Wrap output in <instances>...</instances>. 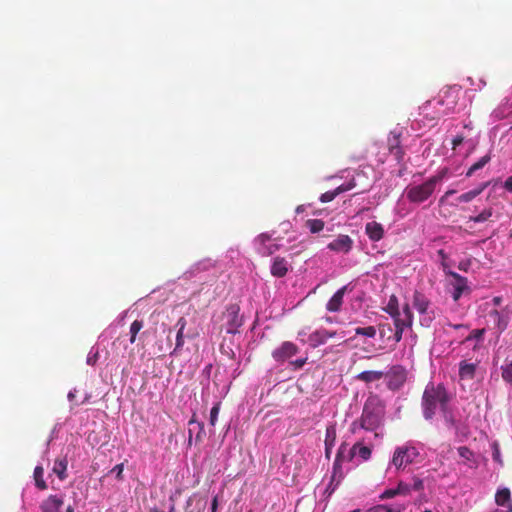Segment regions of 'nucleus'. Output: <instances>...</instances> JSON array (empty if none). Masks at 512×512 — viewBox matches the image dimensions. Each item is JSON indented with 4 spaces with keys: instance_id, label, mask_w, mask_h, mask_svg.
I'll return each mask as SVG.
<instances>
[{
    "instance_id": "obj_30",
    "label": "nucleus",
    "mask_w": 512,
    "mask_h": 512,
    "mask_svg": "<svg viewBox=\"0 0 512 512\" xmlns=\"http://www.w3.org/2000/svg\"><path fill=\"white\" fill-rule=\"evenodd\" d=\"M491 160V155L488 153L481 157L477 162H475L467 171L466 176H472L476 171L482 169L487 163Z\"/></svg>"
},
{
    "instance_id": "obj_3",
    "label": "nucleus",
    "mask_w": 512,
    "mask_h": 512,
    "mask_svg": "<svg viewBox=\"0 0 512 512\" xmlns=\"http://www.w3.org/2000/svg\"><path fill=\"white\" fill-rule=\"evenodd\" d=\"M446 173L447 170L443 169L419 185L406 187L404 193L408 201L414 204H421L429 199V197L434 193L437 184H439L446 176Z\"/></svg>"
},
{
    "instance_id": "obj_46",
    "label": "nucleus",
    "mask_w": 512,
    "mask_h": 512,
    "mask_svg": "<svg viewBox=\"0 0 512 512\" xmlns=\"http://www.w3.org/2000/svg\"><path fill=\"white\" fill-rule=\"evenodd\" d=\"M399 495L398 494V491H397V488L395 489H387L385 490L380 496L379 498L381 500H385V499H390V498H393L395 496Z\"/></svg>"
},
{
    "instance_id": "obj_22",
    "label": "nucleus",
    "mask_w": 512,
    "mask_h": 512,
    "mask_svg": "<svg viewBox=\"0 0 512 512\" xmlns=\"http://www.w3.org/2000/svg\"><path fill=\"white\" fill-rule=\"evenodd\" d=\"M67 465H68V461H67L66 457L57 458L54 461L52 470L58 476V478L60 480H65L67 478V473H66Z\"/></svg>"
},
{
    "instance_id": "obj_8",
    "label": "nucleus",
    "mask_w": 512,
    "mask_h": 512,
    "mask_svg": "<svg viewBox=\"0 0 512 512\" xmlns=\"http://www.w3.org/2000/svg\"><path fill=\"white\" fill-rule=\"evenodd\" d=\"M272 236L269 233H261L254 239L257 251L262 256H270L279 250L280 245L270 243Z\"/></svg>"
},
{
    "instance_id": "obj_15",
    "label": "nucleus",
    "mask_w": 512,
    "mask_h": 512,
    "mask_svg": "<svg viewBox=\"0 0 512 512\" xmlns=\"http://www.w3.org/2000/svg\"><path fill=\"white\" fill-rule=\"evenodd\" d=\"M290 268V264L284 257L277 256L273 258L270 272L272 276L282 278L286 276Z\"/></svg>"
},
{
    "instance_id": "obj_51",
    "label": "nucleus",
    "mask_w": 512,
    "mask_h": 512,
    "mask_svg": "<svg viewBox=\"0 0 512 512\" xmlns=\"http://www.w3.org/2000/svg\"><path fill=\"white\" fill-rule=\"evenodd\" d=\"M470 266H471V260L470 259L462 260L458 264V268L460 270H462V271H465V272L468 271Z\"/></svg>"
},
{
    "instance_id": "obj_32",
    "label": "nucleus",
    "mask_w": 512,
    "mask_h": 512,
    "mask_svg": "<svg viewBox=\"0 0 512 512\" xmlns=\"http://www.w3.org/2000/svg\"><path fill=\"white\" fill-rule=\"evenodd\" d=\"M492 215H493V209L491 207L485 208L478 215L470 216L468 218V222L483 223V222L488 221Z\"/></svg>"
},
{
    "instance_id": "obj_56",
    "label": "nucleus",
    "mask_w": 512,
    "mask_h": 512,
    "mask_svg": "<svg viewBox=\"0 0 512 512\" xmlns=\"http://www.w3.org/2000/svg\"><path fill=\"white\" fill-rule=\"evenodd\" d=\"M217 507H218V497L215 496L213 499H212V503H211V512H217Z\"/></svg>"
},
{
    "instance_id": "obj_7",
    "label": "nucleus",
    "mask_w": 512,
    "mask_h": 512,
    "mask_svg": "<svg viewBox=\"0 0 512 512\" xmlns=\"http://www.w3.org/2000/svg\"><path fill=\"white\" fill-rule=\"evenodd\" d=\"M240 308L236 304H231L227 307L224 318L226 319V332L228 334H235L238 332L239 327L242 326L243 320L239 315Z\"/></svg>"
},
{
    "instance_id": "obj_1",
    "label": "nucleus",
    "mask_w": 512,
    "mask_h": 512,
    "mask_svg": "<svg viewBox=\"0 0 512 512\" xmlns=\"http://www.w3.org/2000/svg\"><path fill=\"white\" fill-rule=\"evenodd\" d=\"M384 417L385 403L378 395L370 394L364 403L361 417L352 423L351 430L354 433L359 428L374 431L383 424Z\"/></svg>"
},
{
    "instance_id": "obj_20",
    "label": "nucleus",
    "mask_w": 512,
    "mask_h": 512,
    "mask_svg": "<svg viewBox=\"0 0 512 512\" xmlns=\"http://www.w3.org/2000/svg\"><path fill=\"white\" fill-rule=\"evenodd\" d=\"M188 425H189V429H188L189 443H191L193 433H195V435H196V441L200 442L202 440L203 436L205 435L204 424L202 422H198L194 418H192L189 420Z\"/></svg>"
},
{
    "instance_id": "obj_9",
    "label": "nucleus",
    "mask_w": 512,
    "mask_h": 512,
    "mask_svg": "<svg viewBox=\"0 0 512 512\" xmlns=\"http://www.w3.org/2000/svg\"><path fill=\"white\" fill-rule=\"evenodd\" d=\"M511 315L512 309H510L509 306H506L501 310L493 309L489 312V317L493 319V323L499 333H502L507 329Z\"/></svg>"
},
{
    "instance_id": "obj_16",
    "label": "nucleus",
    "mask_w": 512,
    "mask_h": 512,
    "mask_svg": "<svg viewBox=\"0 0 512 512\" xmlns=\"http://www.w3.org/2000/svg\"><path fill=\"white\" fill-rule=\"evenodd\" d=\"M365 232L370 240L379 241L384 236V228L382 224L372 221L365 225Z\"/></svg>"
},
{
    "instance_id": "obj_40",
    "label": "nucleus",
    "mask_w": 512,
    "mask_h": 512,
    "mask_svg": "<svg viewBox=\"0 0 512 512\" xmlns=\"http://www.w3.org/2000/svg\"><path fill=\"white\" fill-rule=\"evenodd\" d=\"M220 406H221V403L217 402V403L214 404V406L210 410L209 423H210L211 426H215L216 425V422H217V419H218V414H219V411H220Z\"/></svg>"
},
{
    "instance_id": "obj_5",
    "label": "nucleus",
    "mask_w": 512,
    "mask_h": 512,
    "mask_svg": "<svg viewBox=\"0 0 512 512\" xmlns=\"http://www.w3.org/2000/svg\"><path fill=\"white\" fill-rule=\"evenodd\" d=\"M413 306L422 317V325L429 326L435 318L434 312L430 310V300L423 293L415 291L413 294Z\"/></svg>"
},
{
    "instance_id": "obj_13",
    "label": "nucleus",
    "mask_w": 512,
    "mask_h": 512,
    "mask_svg": "<svg viewBox=\"0 0 512 512\" xmlns=\"http://www.w3.org/2000/svg\"><path fill=\"white\" fill-rule=\"evenodd\" d=\"M353 246V240L348 235H339L331 241L327 248L337 253H348Z\"/></svg>"
},
{
    "instance_id": "obj_23",
    "label": "nucleus",
    "mask_w": 512,
    "mask_h": 512,
    "mask_svg": "<svg viewBox=\"0 0 512 512\" xmlns=\"http://www.w3.org/2000/svg\"><path fill=\"white\" fill-rule=\"evenodd\" d=\"M383 377L384 372L382 371H363L356 376V379L365 383H371L379 381Z\"/></svg>"
},
{
    "instance_id": "obj_54",
    "label": "nucleus",
    "mask_w": 512,
    "mask_h": 512,
    "mask_svg": "<svg viewBox=\"0 0 512 512\" xmlns=\"http://www.w3.org/2000/svg\"><path fill=\"white\" fill-rule=\"evenodd\" d=\"M307 361V358H302V359H297L295 360L294 362H292V364L296 367V368H302L305 363Z\"/></svg>"
},
{
    "instance_id": "obj_28",
    "label": "nucleus",
    "mask_w": 512,
    "mask_h": 512,
    "mask_svg": "<svg viewBox=\"0 0 512 512\" xmlns=\"http://www.w3.org/2000/svg\"><path fill=\"white\" fill-rule=\"evenodd\" d=\"M343 448L344 447L342 445L337 453V456H336V459L334 462V466H333L332 480H334L335 478H338V482L343 478V472H342V467H341Z\"/></svg>"
},
{
    "instance_id": "obj_33",
    "label": "nucleus",
    "mask_w": 512,
    "mask_h": 512,
    "mask_svg": "<svg viewBox=\"0 0 512 512\" xmlns=\"http://www.w3.org/2000/svg\"><path fill=\"white\" fill-rule=\"evenodd\" d=\"M306 227L311 233H318L324 228V221L321 219H308L306 221Z\"/></svg>"
},
{
    "instance_id": "obj_43",
    "label": "nucleus",
    "mask_w": 512,
    "mask_h": 512,
    "mask_svg": "<svg viewBox=\"0 0 512 512\" xmlns=\"http://www.w3.org/2000/svg\"><path fill=\"white\" fill-rule=\"evenodd\" d=\"M397 491H398V494L399 495H408L411 493V485L408 484V483H405L403 481H399L398 485H397Z\"/></svg>"
},
{
    "instance_id": "obj_24",
    "label": "nucleus",
    "mask_w": 512,
    "mask_h": 512,
    "mask_svg": "<svg viewBox=\"0 0 512 512\" xmlns=\"http://www.w3.org/2000/svg\"><path fill=\"white\" fill-rule=\"evenodd\" d=\"M393 320L395 326L394 339L396 342H400L405 328L411 327L412 324H408V322L404 321L401 316H397L396 318H393Z\"/></svg>"
},
{
    "instance_id": "obj_26",
    "label": "nucleus",
    "mask_w": 512,
    "mask_h": 512,
    "mask_svg": "<svg viewBox=\"0 0 512 512\" xmlns=\"http://www.w3.org/2000/svg\"><path fill=\"white\" fill-rule=\"evenodd\" d=\"M384 311L387 312L392 318L401 316V312L399 310L398 299L395 295L390 296L388 304L384 308Z\"/></svg>"
},
{
    "instance_id": "obj_17",
    "label": "nucleus",
    "mask_w": 512,
    "mask_h": 512,
    "mask_svg": "<svg viewBox=\"0 0 512 512\" xmlns=\"http://www.w3.org/2000/svg\"><path fill=\"white\" fill-rule=\"evenodd\" d=\"M346 286H343L339 290H337L334 295L330 298V300L326 304V309L329 312H337L340 310L343 304V298L346 291Z\"/></svg>"
},
{
    "instance_id": "obj_49",
    "label": "nucleus",
    "mask_w": 512,
    "mask_h": 512,
    "mask_svg": "<svg viewBox=\"0 0 512 512\" xmlns=\"http://www.w3.org/2000/svg\"><path fill=\"white\" fill-rule=\"evenodd\" d=\"M98 356H99L98 351H95V352L91 351L88 354V357H87V360H86L87 364L94 365L97 362V360H98Z\"/></svg>"
},
{
    "instance_id": "obj_34",
    "label": "nucleus",
    "mask_w": 512,
    "mask_h": 512,
    "mask_svg": "<svg viewBox=\"0 0 512 512\" xmlns=\"http://www.w3.org/2000/svg\"><path fill=\"white\" fill-rule=\"evenodd\" d=\"M143 328L142 320H135L130 326V343L133 344L136 341L137 334Z\"/></svg>"
},
{
    "instance_id": "obj_59",
    "label": "nucleus",
    "mask_w": 512,
    "mask_h": 512,
    "mask_svg": "<svg viewBox=\"0 0 512 512\" xmlns=\"http://www.w3.org/2000/svg\"><path fill=\"white\" fill-rule=\"evenodd\" d=\"M304 210H305L304 206L303 205H299L296 208V213L297 214L302 213V212H304Z\"/></svg>"
},
{
    "instance_id": "obj_57",
    "label": "nucleus",
    "mask_w": 512,
    "mask_h": 512,
    "mask_svg": "<svg viewBox=\"0 0 512 512\" xmlns=\"http://www.w3.org/2000/svg\"><path fill=\"white\" fill-rule=\"evenodd\" d=\"M492 302L495 306H500L501 303H502V297L500 296H495L493 299H492Z\"/></svg>"
},
{
    "instance_id": "obj_47",
    "label": "nucleus",
    "mask_w": 512,
    "mask_h": 512,
    "mask_svg": "<svg viewBox=\"0 0 512 512\" xmlns=\"http://www.w3.org/2000/svg\"><path fill=\"white\" fill-rule=\"evenodd\" d=\"M338 187H339L340 192L344 193V192H347V191L353 189L354 187H356V182L354 179H351L347 183L341 184Z\"/></svg>"
},
{
    "instance_id": "obj_42",
    "label": "nucleus",
    "mask_w": 512,
    "mask_h": 512,
    "mask_svg": "<svg viewBox=\"0 0 512 512\" xmlns=\"http://www.w3.org/2000/svg\"><path fill=\"white\" fill-rule=\"evenodd\" d=\"M401 317L404 319V321L408 322V324L413 323V314L408 304L403 306Z\"/></svg>"
},
{
    "instance_id": "obj_4",
    "label": "nucleus",
    "mask_w": 512,
    "mask_h": 512,
    "mask_svg": "<svg viewBox=\"0 0 512 512\" xmlns=\"http://www.w3.org/2000/svg\"><path fill=\"white\" fill-rule=\"evenodd\" d=\"M419 456L416 447L411 445H402L395 449L391 464L397 469H404L414 463Z\"/></svg>"
},
{
    "instance_id": "obj_61",
    "label": "nucleus",
    "mask_w": 512,
    "mask_h": 512,
    "mask_svg": "<svg viewBox=\"0 0 512 512\" xmlns=\"http://www.w3.org/2000/svg\"><path fill=\"white\" fill-rule=\"evenodd\" d=\"M454 107H455V105H452L451 107H449V108L447 109V111H444L443 113H444V114H448L449 112H451V111L454 109Z\"/></svg>"
},
{
    "instance_id": "obj_50",
    "label": "nucleus",
    "mask_w": 512,
    "mask_h": 512,
    "mask_svg": "<svg viewBox=\"0 0 512 512\" xmlns=\"http://www.w3.org/2000/svg\"><path fill=\"white\" fill-rule=\"evenodd\" d=\"M464 136L463 135H457L452 139V149L456 150L458 146H460L464 142Z\"/></svg>"
},
{
    "instance_id": "obj_27",
    "label": "nucleus",
    "mask_w": 512,
    "mask_h": 512,
    "mask_svg": "<svg viewBox=\"0 0 512 512\" xmlns=\"http://www.w3.org/2000/svg\"><path fill=\"white\" fill-rule=\"evenodd\" d=\"M487 187V183L482 184L479 188L470 190L468 192H465L461 194L458 197L459 202L467 203L472 201L474 198H476L478 195L482 193V191Z\"/></svg>"
},
{
    "instance_id": "obj_29",
    "label": "nucleus",
    "mask_w": 512,
    "mask_h": 512,
    "mask_svg": "<svg viewBox=\"0 0 512 512\" xmlns=\"http://www.w3.org/2000/svg\"><path fill=\"white\" fill-rule=\"evenodd\" d=\"M44 476V469L42 466H36L34 469L33 477L35 480V485L40 490H46L47 484L43 478Z\"/></svg>"
},
{
    "instance_id": "obj_52",
    "label": "nucleus",
    "mask_w": 512,
    "mask_h": 512,
    "mask_svg": "<svg viewBox=\"0 0 512 512\" xmlns=\"http://www.w3.org/2000/svg\"><path fill=\"white\" fill-rule=\"evenodd\" d=\"M438 255H439V256L441 257V259H442V266H443V270H444V272L446 273L447 271H449V270H448V265H447V264H446V262H445V260H446V258H447L446 253L444 252V250H442V249H441V250H439V251H438Z\"/></svg>"
},
{
    "instance_id": "obj_41",
    "label": "nucleus",
    "mask_w": 512,
    "mask_h": 512,
    "mask_svg": "<svg viewBox=\"0 0 512 512\" xmlns=\"http://www.w3.org/2000/svg\"><path fill=\"white\" fill-rule=\"evenodd\" d=\"M491 447H492L493 460L495 462L499 463L500 465H503V460H502L501 452H500V446H499L498 442H493Z\"/></svg>"
},
{
    "instance_id": "obj_12",
    "label": "nucleus",
    "mask_w": 512,
    "mask_h": 512,
    "mask_svg": "<svg viewBox=\"0 0 512 512\" xmlns=\"http://www.w3.org/2000/svg\"><path fill=\"white\" fill-rule=\"evenodd\" d=\"M387 145L389 152L395 157L398 163H400L405 155V152L401 146L400 134L391 132L387 139Z\"/></svg>"
},
{
    "instance_id": "obj_6",
    "label": "nucleus",
    "mask_w": 512,
    "mask_h": 512,
    "mask_svg": "<svg viewBox=\"0 0 512 512\" xmlns=\"http://www.w3.org/2000/svg\"><path fill=\"white\" fill-rule=\"evenodd\" d=\"M387 379V387L390 390H399L407 380V370L402 365H394L387 373H384Z\"/></svg>"
},
{
    "instance_id": "obj_35",
    "label": "nucleus",
    "mask_w": 512,
    "mask_h": 512,
    "mask_svg": "<svg viewBox=\"0 0 512 512\" xmlns=\"http://www.w3.org/2000/svg\"><path fill=\"white\" fill-rule=\"evenodd\" d=\"M355 334L368 338H374L376 336V328L374 326L357 327L355 329Z\"/></svg>"
},
{
    "instance_id": "obj_55",
    "label": "nucleus",
    "mask_w": 512,
    "mask_h": 512,
    "mask_svg": "<svg viewBox=\"0 0 512 512\" xmlns=\"http://www.w3.org/2000/svg\"><path fill=\"white\" fill-rule=\"evenodd\" d=\"M504 188L509 191V192H512V176L508 177L505 182H504Z\"/></svg>"
},
{
    "instance_id": "obj_31",
    "label": "nucleus",
    "mask_w": 512,
    "mask_h": 512,
    "mask_svg": "<svg viewBox=\"0 0 512 512\" xmlns=\"http://www.w3.org/2000/svg\"><path fill=\"white\" fill-rule=\"evenodd\" d=\"M511 497V492L508 488H502L497 490L495 494V502L498 506H505Z\"/></svg>"
},
{
    "instance_id": "obj_18",
    "label": "nucleus",
    "mask_w": 512,
    "mask_h": 512,
    "mask_svg": "<svg viewBox=\"0 0 512 512\" xmlns=\"http://www.w3.org/2000/svg\"><path fill=\"white\" fill-rule=\"evenodd\" d=\"M477 364L461 361L459 363V378L461 380H472L475 377Z\"/></svg>"
},
{
    "instance_id": "obj_36",
    "label": "nucleus",
    "mask_w": 512,
    "mask_h": 512,
    "mask_svg": "<svg viewBox=\"0 0 512 512\" xmlns=\"http://www.w3.org/2000/svg\"><path fill=\"white\" fill-rule=\"evenodd\" d=\"M501 376L505 382L512 384V360L501 366Z\"/></svg>"
},
{
    "instance_id": "obj_39",
    "label": "nucleus",
    "mask_w": 512,
    "mask_h": 512,
    "mask_svg": "<svg viewBox=\"0 0 512 512\" xmlns=\"http://www.w3.org/2000/svg\"><path fill=\"white\" fill-rule=\"evenodd\" d=\"M341 192L339 190V187L335 188L334 190L327 191L320 196V201L322 203H328L333 201L338 195H340Z\"/></svg>"
},
{
    "instance_id": "obj_60",
    "label": "nucleus",
    "mask_w": 512,
    "mask_h": 512,
    "mask_svg": "<svg viewBox=\"0 0 512 512\" xmlns=\"http://www.w3.org/2000/svg\"><path fill=\"white\" fill-rule=\"evenodd\" d=\"M337 335L336 331H328L327 339L333 338Z\"/></svg>"
},
{
    "instance_id": "obj_14",
    "label": "nucleus",
    "mask_w": 512,
    "mask_h": 512,
    "mask_svg": "<svg viewBox=\"0 0 512 512\" xmlns=\"http://www.w3.org/2000/svg\"><path fill=\"white\" fill-rule=\"evenodd\" d=\"M63 498L58 495H49L40 504L41 512H62Z\"/></svg>"
},
{
    "instance_id": "obj_37",
    "label": "nucleus",
    "mask_w": 512,
    "mask_h": 512,
    "mask_svg": "<svg viewBox=\"0 0 512 512\" xmlns=\"http://www.w3.org/2000/svg\"><path fill=\"white\" fill-rule=\"evenodd\" d=\"M373 510L374 512H403L405 507L403 505H396L394 507L388 505H377Z\"/></svg>"
},
{
    "instance_id": "obj_38",
    "label": "nucleus",
    "mask_w": 512,
    "mask_h": 512,
    "mask_svg": "<svg viewBox=\"0 0 512 512\" xmlns=\"http://www.w3.org/2000/svg\"><path fill=\"white\" fill-rule=\"evenodd\" d=\"M458 454L464 460L465 463L474 462V453L468 447H459Z\"/></svg>"
},
{
    "instance_id": "obj_58",
    "label": "nucleus",
    "mask_w": 512,
    "mask_h": 512,
    "mask_svg": "<svg viewBox=\"0 0 512 512\" xmlns=\"http://www.w3.org/2000/svg\"><path fill=\"white\" fill-rule=\"evenodd\" d=\"M473 333L475 337H481L484 333V330H474Z\"/></svg>"
},
{
    "instance_id": "obj_11",
    "label": "nucleus",
    "mask_w": 512,
    "mask_h": 512,
    "mask_svg": "<svg viewBox=\"0 0 512 512\" xmlns=\"http://www.w3.org/2000/svg\"><path fill=\"white\" fill-rule=\"evenodd\" d=\"M299 348L290 341L283 342L278 348L272 351V357L276 362L283 363L292 356L296 355Z\"/></svg>"
},
{
    "instance_id": "obj_19",
    "label": "nucleus",
    "mask_w": 512,
    "mask_h": 512,
    "mask_svg": "<svg viewBox=\"0 0 512 512\" xmlns=\"http://www.w3.org/2000/svg\"><path fill=\"white\" fill-rule=\"evenodd\" d=\"M336 425L335 424H330L326 427V434H325V453H326V456L329 458L330 457V453L332 451V448L334 447L335 445V441H336Z\"/></svg>"
},
{
    "instance_id": "obj_53",
    "label": "nucleus",
    "mask_w": 512,
    "mask_h": 512,
    "mask_svg": "<svg viewBox=\"0 0 512 512\" xmlns=\"http://www.w3.org/2000/svg\"><path fill=\"white\" fill-rule=\"evenodd\" d=\"M186 325H187V321L184 317H181L176 323V327H178V331H182V332H184Z\"/></svg>"
},
{
    "instance_id": "obj_63",
    "label": "nucleus",
    "mask_w": 512,
    "mask_h": 512,
    "mask_svg": "<svg viewBox=\"0 0 512 512\" xmlns=\"http://www.w3.org/2000/svg\"><path fill=\"white\" fill-rule=\"evenodd\" d=\"M325 320H326V322H328V323H332V318H331V317H326V318H325Z\"/></svg>"
},
{
    "instance_id": "obj_45",
    "label": "nucleus",
    "mask_w": 512,
    "mask_h": 512,
    "mask_svg": "<svg viewBox=\"0 0 512 512\" xmlns=\"http://www.w3.org/2000/svg\"><path fill=\"white\" fill-rule=\"evenodd\" d=\"M184 345V332L178 331L176 335V344L173 353H176Z\"/></svg>"
},
{
    "instance_id": "obj_21",
    "label": "nucleus",
    "mask_w": 512,
    "mask_h": 512,
    "mask_svg": "<svg viewBox=\"0 0 512 512\" xmlns=\"http://www.w3.org/2000/svg\"><path fill=\"white\" fill-rule=\"evenodd\" d=\"M327 335H328V330H326V329L315 330L308 337L310 346L313 348H316L320 345L325 344L328 341Z\"/></svg>"
},
{
    "instance_id": "obj_10",
    "label": "nucleus",
    "mask_w": 512,
    "mask_h": 512,
    "mask_svg": "<svg viewBox=\"0 0 512 512\" xmlns=\"http://www.w3.org/2000/svg\"><path fill=\"white\" fill-rule=\"evenodd\" d=\"M446 274L453 278L451 281L453 287L452 298L454 301H458L464 293L470 291L468 280L466 277L451 270L447 271Z\"/></svg>"
},
{
    "instance_id": "obj_44",
    "label": "nucleus",
    "mask_w": 512,
    "mask_h": 512,
    "mask_svg": "<svg viewBox=\"0 0 512 512\" xmlns=\"http://www.w3.org/2000/svg\"><path fill=\"white\" fill-rule=\"evenodd\" d=\"M424 489V482L421 478L414 476L413 483L411 485V491H422Z\"/></svg>"
},
{
    "instance_id": "obj_62",
    "label": "nucleus",
    "mask_w": 512,
    "mask_h": 512,
    "mask_svg": "<svg viewBox=\"0 0 512 512\" xmlns=\"http://www.w3.org/2000/svg\"><path fill=\"white\" fill-rule=\"evenodd\" d=\"M66 512H74L73 508L71 506H68L66 509Z\"/></svg>"
},
{
    "instance_id": "obj_25",
    "label": "nucleus",
    "mask_w": 512,
    "mask_h": 512,
    "mask_svg": "<svg viewBox=\"0 0 512 512\" xmlns=\"http://www.w3.org/2000/svg\"><path fill=\"white\" fill-rule=\"evenodd\" d=\"M358 454L363 460H368L371 456V449L367 446H363L361 443H356L350 450V459Z\"/></svg>"
},
{
    "instance_id": "obj_2",
    "label": "nucleus",
    "mask_w": 512,
    "mask_h": 512,
    "mask_svg": "<svg viewBox=\"0 0 512 512\" xmlns=\"http://www.w3.org/2000/svg\"><path fill=\"white\" fill-rule=\"evenodd\" d=\"M450 399L451 397L442 383L429 382L424 389L421 403L424 418L431 420L437 407L445 413Z\"/></svg>"
},
{
    "instance_id": "obj_48",
    "label": "nucleus",
    "mask_w": 512,
    "mask_h": 512,
    "mask_svg": "<svg viewBox=\"0 0 512 512\" xmlns=\"http://www.w3.org/2000/svg\"><path fill=\"white\" fill-rule=\"evenodd\" d=\"M123 470H124V464L123 463H120V464H117L112 470L111 472L112 473H115L116 474V478L118 480H122V473H123Z\"/></svg>"
},
{
    "instance_id": "obj_64",
    "label": "nucleus",
    "mask_w": 512,
    "mask_h": 512,
    "mask_svg": "<svg viewBox=\"0 0 512 512\" xmlns=\"http://www.w3.org/2000/svg\"><path fill=\"white\" fill-rule=\"evenodd\" d=\"M509 512H512V504L508 505Z\"/></svg>"
}]
</instances>
